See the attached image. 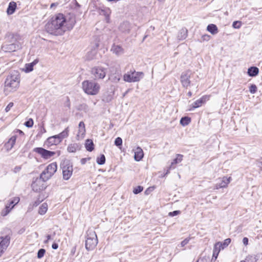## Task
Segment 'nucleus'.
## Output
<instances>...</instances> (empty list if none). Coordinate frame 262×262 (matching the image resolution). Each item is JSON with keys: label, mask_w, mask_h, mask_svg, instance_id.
<instances>
[{"label": "nucleus", "mask_w": 262, "mask_h": 262, "mask_svg": "<svg viewBox=\"0 0 262 262\" xmlns=\"http://www.w3.org/2000/svg\"><path fill=\"white\" fill-rule=\"evenodd\" d=\"M25 125L26 126L28 127H31L33 125V120L32 119L30 118L29 120L26 121L25 123Z\"/></svg>", "instance_id": "obj_46"}, {"label": "nucleus", "mask_w": 262, "mask_h": 262, "mask_svg": "<svg viewBox=\"0 0 262 262\" xmlns=\"http://www.w3.org/2000/svg\"><path fill=\"white\" fill-rule=\"evenodd\" d=\"M85 146L87 150L92 151L94 149V143L92 140L87 139L85 144Z\"/></svg>", "instance_id": "obj_29"}, {"label": "nucleus", "mask_w": 262, "mask_h": 262, "mask_svg": "<svg viewBox=\"0 0 262 262\" xmlns=\"http://www.w3.org/2000/svg\"><path fill=\"white\" fill-rule=\"evenodd\" d=\"M20 75L17 71H12L5 82L4 92L6 96L17 90L20 84Z\"/></svg>", "instance_id": "obj_2"}, {"label": "nucleus", "mask_w": 262, "mask_h": 262, "mask_svg": "<svg viewBox=\"0 0 262 262\" xmlns=\"http://www.w3.org/2000/svg\"><path fill=\"white\" fill-rule=\"evenodd\" d=\"M230 177H223L220 183H217L214 186V189H219V188H224L227 186L228 184L230 182Z\"/></svg>", "instance_id": "obj_14"}, {"label": "nucleus", "mask_w": 262, "mask_h": 262, "mask_svg": "<svg viewBox=\"0 0 262 262\" xmlns=\"http://www.w3.org/2000/svg\"><path fill=\"white\" fill-rule=\"evenodd\" d=\"M230 242H231V239L228 238L226 239L224 241L223 243L218 242V243H216V244H218V246L221 248V249H223L225 247H227L229 245Z\"/></svg>", "instance_id": "obj_30"}, {"label": "nucleus", "mask_w": 262, "mask_h": 262, "mask_svg": "<svg viewBox=\"0 0 262 262\" xmlns=\"http://www.w3.org/2000/svg\"><path fill=\"white\" fill-rule=\"evenodd\" d=\"M16 139V136H13L10 138L9 141L6 144V146L8 148V150L11 149L13 147L15 143Z\"/></svg>", "instance_id": "obj_23"}, {"label": "nucleus", "mask_w": 262, "mask_h": 262, "mask_svg": "<svg viewBox=\"0 0 262 262\" xmlns=\"http://www.w3.org/2000/svg\"><path fill=\"white\" fill-rule=\"evenodd\" d=\"M40 201H35L33 203V207H36L37 206H38L39 205V204L40 203Z\"/></svg>", "instance_id": "obj_58"}, {"label": "nucleus", "mask_w": 262, "mask_h": 262, "mask_svg": "<svg viewBox=\"0 0 262 262\" xmlns=\"http://www.w3.org/2000/svg\"><path fill=\"white\" fill-rule=\"evenodd\" d=\"M69 127H67L63 132L57 135V138L60 142L65 138H67L69 135Z\"/></svg>", "instance_id": "obj_27"}, {"label": "nucleus", "mask_w": 262, "mask_h": 262, "mask_svg": "<svg viewBox=\"0 0 262 262\" xmlns=\"http://www.w3.org/2000/svg\"><path fill=\"white\" fill-rule=\"evenodd\" d=\"M183 156L181 154H177L176 155V158L172 161L171 163V164L169 166V168H174V165L180 163L183 160Z\"/></svg>", "instance_id": "obj_19"}, {"label": "nucleus", "mask_w": 262, "mask_h": 262, "mask_svg": "<svg viewBox=\"0 0 262 262\" xmlns=\"http://www.w3.org/2000/svg\"><path fill=\"white\" fill-rule=\"evenodd\" d=\"M150 188H148L147 189H146L145 191V194L147 195L149 194V191H150Z\"/></svg>", "instance_id": "obj_60"}, {"label": "nucleus", "mask_w": 262, "mask_h": 262, "mask_svg": "<svg viewBox=\"0 0 262 262\" xmlns=\"http://www.w3.org/2000/svg\"><path fill=\"white\" fill-rule=\"evenodd\" d=\"M99 13L101 15H104L105 17L106 21L108 23L110 22V15L111 13V11L108 8H104L101 9L99 11Z\"/></svg>", "instance_id": "obj_16"}, {"label": "nucleus", "mask_w": 262, "mask_h": 262, "mask_svg": "<svg viewBox=\"0 0 262 262\" xmlns=\"http://www.w3.org/2000/svg\"><path fill=\"white\" fill-rule=\"evenodd\" d=\"M191 119L188 117H182L180 120V124L183 126H186L189 124Z\"/></svg>", "instance_id": "obj_33"}, {"label": "nucleus", "mask_w": 262, "mask_h": 262, "mask_svg": "<svg viewBox=\"0 0 262 262\" xmlns=\"http://www.w3.org/2000/svg\"><path fill=\"white\" fill-rule=\"evenodd\" d=\"M98 244L97 235L94 231H89L85 242V247L88 251H92L96 247Z\"/></svg>", "instance_id": "obj_4"}, {"label": "nucleus", "mask_w": 262, "mask_h": 262, "mask_svg": "<svg viewBox=\"0 0 262 262\" xmlns=\"http://www.w3.org/2000/svg\"><path fill=\"white\" fill-rule=\"evenodd\" d=\"M82 127L85 128V125H84V123H83V122L81 121V122H80V123L79 124V128H81Z\"/></svg>", "instance_id": "obj_55"}, {"label": "nucleus", "mask_w": 262, "mask_h": 262, "mask_svg": "<svg viewBox=\"0 0 262 262\" xmlns=\"http://www.w3.org/2000/svg\"><path fill=\"white\" fill-rule=\"evenodd\" d=\"M82 88L83 91L88 95H97L100 90V85L92 80H84L82 82Z\"/></svg>", "instance_id": "obj_3"}, {"label": "nucleus", "mask_w": 262, "mask_h": 262, "mask_svg": "<svg viewBox=\"0 0 262 262\" xmlns=\"http://www.w3.org/2000/svg\"><path fill=\"white\" fill-rule=\"evenodd\" d=\"M63 179L69 180L73 173V165L69 160L64 161L62 164Z\"/></svg>", "instance_id": "obj_7"}, {"label": "nucleus", "mask_w": 262, "mask_h": 262, "mask_svg": "<svg viewBox=\"0 0 262 262\" xmlns=\"http://www.w3.org/2000/svg\"><path fill=\"white\" fill-rule=\"evenodd\" d=\"M112 99V95H109V96H104L103 97V100L104 101H105V102H108L110 101H111Z\"/></svg>", "instance_id": "obj_48"}, {"label": "nucleus", "mask_w": 262, "mask_h": 262, "mask_svg": "<svg viewBox=\"0 0 262 262\" xmlns=\"http://www.w3.org/2000/svg\"><path fill=\"white\" fill-rule=\"evenodd\" d=\"M66 105L69 108H70V100L68 98H67V102L66 103Z\"/></svg>", "instance_id": "obj_57"}, {"label": "nucleus", "mask_w": 262, "mask_h": 262, "mask_svg": "<svg viewBox=\"0 0 262 262\" xmlns=\"http://www.w3.org/2000/svg\"><path fill=\"white\" fill-rule=\"evenodd\" d=\"M257 260V258L255 255H248L245 258V261L246 262H256Z\"/></svg>", "instance_id": "obj_36"}, {"label": "nucleus", "mask_w": 262, "mask_h": 262, "mask_svg": "<svg viewBox=\"0 0 262 262\" xmlns=\"http://www.w3.org/2000/svg\"><path fill=\"white\" fill-rule=\"evenodd\" d=\"M79 110L84 111L85 112H87L89 111V107L85 104H82L80 105L78 108Z\"/></svg>", "instance_id": "obj_40"}, {"label": "nucleus", "mask_w": 262, "mask_h": 262, "mask_svg": "<svg viewBox=\"0 0 262 262\" xmlns=\"http://www.w3.org/2000/svg\"><path fill=\"white\" fill-rule=\"evenodd\" d=\"M180 212H181L179 210H176V211L169 212V215L171 216H176V215L180 214Z\"/></svg>", "instance_id": "obj_49"}, {"label": "nucleus", "mask_w": 262, "mask_h": 262, "mask_svg": "<svg viewBox=\"0 0 262 262\" xmlns=\"http://www.w3.org/2000/svg\"><path fill=\"white\" fill-rule=\"evenodd\" d=\"M242 23L239 21H235L232 24V27L235 29H239L241 28Z\"/></svg>", "instance_id": "obj_43"}, {"label": "nucleus", "mask_w": 262, "mask_h": 262, "mask_svg": "<svg viewBox=\"0 0 262 262\" xmlns=\"http://www.w3.org/2000/svg\"><path fill=\"white\" fill-rule=\"evenodd\" d=\"M16 8V3L14 2H11L9 4L7 12L8 15L12 14L15 11Z\"/></svg>", "instance_id": "obj_20"}, {"label": "nucleus", "mask_w": 262, "mask_h": 262, "mask_svg": "<svg viewBox=\"0 0 262 262\" xmlns=\"http://www.w3.org/2000/svg\"><path fill=\"white\" fill-rule=\"evenodd\" d=\"M85 128H82V127L81 128H79L78 132V134L77 135V137L78 138H83V136L85 135Z\"/></svg>", "instance_id": "obj_38"}, {"label": "nucleus", "mask_w": 262, "mask_h": 262, "mask_svg": "<svg viewBox=\"0 0 262 262\" xmlns=\"http://www.w3.org/2000/svg\"><path fill=\"white\" fill-rule=\"evenodd\" d=\"M187 36V30L185 28H183L180 30L178 35V39L179 40H182L185 39Z\"/></svg>", "instance_id": "obj_21"}, {"label": "nucleus", "mask_w": 262, "mask_h": 262, "mask_svg": "<svg viewBox=\"0 0 262 262\" xmlns=\"http://www.w3.org/2000/svg\"><path fill=\"white\" fill-rule=\"evenodd\" d=\"M243 243L244 245L246 246L248 244V238L247 237H244Z\"/></svg>", "instance_id": "obj_54"}, {"label": "nucleus", "mask_w": 262, "mask_h": 262, "mask_svg": "<svg viewBox=\"0 0 262 262\" xmlns=\"http://www.w3.org/2000/svg\"><path fill=\"white\" fill-rule=\"evenodd\" d=\"M37 62V61L35 60L31 63L26 64L25 65V71L27 73L32 71L33 69L34 66L35 65Z\"/></svg>", "instance_id": "obj_32"}, {"label": "nucleus", "mask_w": 262, "mask_h": 262, "mask_svg": "<svg viewBox=\"0 0 262 262\" xmlns=\"http://www.w3.org/2000/svg\"><path fill=\"white\" fill-rule=\"evenodd\" d=\"M189 241V238H185L181 243V247H184L186 245H187Z\"/></svg>", "instance_id": "obj_51"}, {"label": "nucleus", "mask_w": 262, "mask_h": 262, "mask_svg": "<svg viewBox=\"0 0 262 262\" xmlns=\"http://www.w3.org/2000/svg\"><path fill=\"white\" fill-rule=\"evenodd\" d=\"M54 6H55V4L54 3L52 4L51 5V8L53 7Z\"/></svg>", "instance_id": "obj_64"}, {"label": "nucleus", "mask_w": 262, "mask_h": 262, "mask_svg": "<svg viewBox=\"0 0 262 262\" xmlns=\"http://www.w3.org/2000/svg\"><path fill=\"white\" fill-rule=\"evenodd\" d=\"M193 73L189 70L183 72L181 75L180 80L182 86L184 88H188L190 86L191 81L190 78Z\"/></svg>", "instance_id": "obj_9"}, {"label": "nucleus", "mask_w": 262, "mask_h": 262, "mask_svg": "<svg viewBox=\"0 0 262 262\" xmlns=\"http://www.w3.org/2000/svg\"><path fill=\"white\" fill-rule=\"evenodd\" d=\"M21 169V167L20 166H16L14 169H13V171L15 172V173H16V172H19Z\"/></svg>", "instance_id": "obj_53"}, {"label": "nucleus", "mask_w": 262, "mask_h": 262, "mask_svg": "<svg viewBox=\"0 0 262 262\" xmlns=\"http://www.w3.org/2000/svg\"><path fill=\"white\" fill-rule=\"evenodd\" d=\"M19 198L18 197H15L9 202V204L7 205L10 206V208L12 209L14 206L19 202Z\"/></svg>", "instance_id": "obj_34"}, {"label": "nucleus", "mask_w": 262, "mask_h": 262, "mask_svg": "<svg viewBox=\"0 0 262 262\" xmlns=\"http://www.w3.org/2000/svg\"><path fill=\"white\" fill-rule=\"evenodd\" d=\"M171 168H169V167H168V168L167 169L166 173L163 175V177L165 176L166 175L168 174L169 172H170V170L171 169Z\"/></svg>", "instance_id": "obj_59"}, {"label": "nucleus", "mask_w": 262, "mask_h": 262, "mask_svg": "<svg viewBox=\"0 0 262 262\" xmlns=\"http://www.w3.org/2000/svg\"><path fill=\"white\" fill-rule=\"evenodd\" d=\"M259 72V70L257 67H252L248 69V74L251 77L256 76Z\"/></svg>", "instance_id": "obj_26"}, {"label": "nucleus", "mask_w": 262, "mask_h": 262, "mask_svg": "<svg viewBox=\"0 0 262 262\" xmlns=\"http://www.w3.org/2000/svg\"><path fill=\"white\" fill-rule=\"evenodd\" d=\"M249 91L251 94H255L257 91V86L255 84H252L249 88Z\"/></svg>", "instance_id": "obj_44"}, {"label": "nucleus", "mask_w": 262, "mask_h": 262, "mask_svg": "<svg viewBox=\"0 0 262 262\" xmlns=\"http://www.w3.org/2000/svg\"><path fill=\"white\" fill-rule=\"evenodd\" d=\"M78 148V145L77 144H71L68 147V151L69 152H74L76 151Z\"/></svg>", "instance_id": "obj_35"}, {"label": "nucleus", "mask_w": 262, "mask_h": 262, "mask_svg": "<svg viewBox=\"0 0 262 262\" xmlns=\"http://www.w3.org/2000/svg\"><path fill=\"white\" fill-rule=\"evenodd\" d=\"M144 74L142 72H136L135 70H130L123 75V80L127 82L139 81L143 78Z\"/></svg>", "instance_id": "obj_5"}, {"label": "nucleus", "mask_w": 262, "mask_h": 262, "mask_svg": "<svg viewBox=\"0 0 262 262\" xmlns=\"http://www.w3.org/2000/svg\"><path fill=\"white\" fill-rule=\"evenodd\" d=\"M11 210V209L10 208V206L7 205L6 206L4 210H3L1 212L2 215L4 216L7 215L9 213Z\"/></svg>", "instance_id": "obj_39"}, {"label": "nucleus", "mask_w": 262, "mask_h": 262, "mask_svg": "<svg viewBox=\"0 0 262 262\" xmlns=\"http://www.w3.org/2000/svg\"><path fill=\"white\" fill-rule=\"evenodd\" d=\"M207 30L212 35H215L218 33L217 27L214 24H210L208 25Z\"/></svg>", "instance_id": "obj_25"}, {"label": "nucleus", "mask_w": 262, "mask_h": 262, "mask_svg": "<svg viewBox=\"0 0 262 262\" xmlns=\"http://www.w3.org/2000/svg\"><path fill=\"white\" fill-rule=\"evenodd\" d=\"M33 151L40 155L43 158L46 159H49L55 154V152L46 150L42 147L35 148Z\"/></svg>", "instance_id": "obj_12"}, {"label": "nucleus", "mask_w": 262, "mask_h": 262, "mask_svg": "<svg viewBox=\"0 0 262 262\" xmlns=\"http://www.w3.org/2000/svg\"><path fill=\"white\" fill-rule=\"evenodd\" d=\"M96 54L97 51L96 49L91 50L86 53L85 58L88 60H92L95 58Z\"/></svg>", "instance_id": "obj_22"}, {"label": "nucleus", "mask_w": 262, "mask_h": 262, "mask_svg": "<svg viewBox=\"0 0 262 262\" xmlns=\"http://www.w3.org/2000/svg\"><path fill=\"white\" fill-rule=\"evenodd\" d=\"M210 36L209 35L205 34L202 36V39L203 41H208L210 39Z\"/></svg>", "instance_id": "obj_52"}, {"label": "nucleus", "mask_w": 262, "mask_h": 262, "mask_svg": "<svg viewBox=\"0 0 262 262\" xmlns=\"http://www.w3.org/2000/svg\"><path fill=\"white\" fill-rule=\"evenodd\" d=\"M17 132H19V133L20 134H24L23 132V131H21V130H19V129H18V130H17Z\"/></svg>", "instance_id": "obj_63"}, {"label": "nucleus", "mask_w": 262, "mask_h": 262, "mask_svg": "<svg viewBox=\"0 0 262 262\" xmlns=\"http://www.w3.org/2000/svg\"><path fill=\"white\" fill-rule=\"evenodd\" d=\"M47 238L48 240H50L51 239V236L50 235H48L47 236Z\"/></svg>", "instance_id": "obj_62"}, {"label": "nucleus", "mask_w": 262, "mask_h": 262, "mask_svg": "<svg viewBox=\"0 0 262 262\" xmlns=\"http://www.w3.org/2000/svg\"><path fill=\"white\" fill-rule=\"evenodd\" d=\"M10 242V236L9 235H3L0 233V256L7 249Z\"/></svg>", "instance_id": "obj_10"}, {"label": "nucleus", "mask_w": 262, "mask_h": 262, "mask_svg": "<svg viewBox=\"0 0 262 262\" xmlns=\"http://www.w3.org/2000/svg\"><path fill=\"white\" fill-rule=\"evenodd\" d=\"M187 95H188L189 97H190L192 96V93H191V92H190V91L188 92V93H187Z\"/></svg>", "instance_id": "obj_61"}, {"label": "nucleus", "mask_w": 262, "mask_h": 262, "mask_svg": "<svg viewBox=\"0 0 262 262\" xmlns=\"http://www.w3.org/2000/svg\"><path fill=\"white\" fill-rule=\"evenodd\" d=\"M143 190V187L142 186H138L134 189L133 192L135 194H138V193L141 192V191H142Z\"/></svg>", "instance_id": "obj_42"}, {"label": "nucleus", "mask_w": 262, "mask_h": 262, "mask_svg": "<svg viewBox=\"0 0 262 262\" xmlns=\"http://www.w3.org/2000/svg\"><path fill=\"white\" fill-rule=\"evenodd\" d=\"M220 250H221V248L218 246V244H215L214 246L212 258L211 259L212 261H215V260L216 259V258L217 257V256L219 255V253Z\"/></svg>", "instance_id": "obj_28"}, {"label": "nucleus", "mask_w": 262, "mask_h": 262, "mask_svg": "<svg viewBox=\"0 0 262 262\" xmlns=\"http://www.w3.org/2000/svg\"><path fill=\"white\" fill-rule=\"evenodd\" d=\"M46 250L44 249H40L37 252V258H41L45 255Z\"/></svg>", "instance_id": "obj_41"}, {"label": "nucleus", "mask_w": 262, "mask_h": 262, "mask_svg": "<svg viewBox=\"0 0 262 262\" xmlns=\"http://www.w3.org/2000/svg\"><path fill=\"white\" fill-rule=\"evenodd\" d=\"M120 79V76L119 75H116L113 78V81L114 82H118L119 81Z\"/></svg>", "instance_id": "obj_50"}, {"label": "nucleus", "mask_w": 262, "mask_h": 262, "mask_svg": "<svg viewBox=\"0 0 262 262\" xmlns=\"http://www.w3.org/2000/svg\"><path fill=\"white\" fill-rule=\"evenodd\" d=\"M52 247L53 249H57L58 248V245L56 243H53L52 245Z\"/></svg>", "instance_id": "obj_56"}, {"label": "nucleus", "mask_w": 262, "mask_h": 262, "mask_svg": "<svg viewBox=\"0 0 262 262\" xmlns=\"http://www.w3.org/2000/svg\"><path fill=\"white\" fill-rule=\"evenodd\" d=\"M111 50L114 54H115L117 56H119L123 53V49L119 45H113Z\"/></svg>", "instance_id": "obj_17"}, {"label": "nucleus", "mask_w": 262, "mask_h": 262, "mask_svg": "<svg viewBox=\"0 0 262 262\" xmlns=\"http://www.w3.org/2000/svg\"><path fill=\"white\" fill-rule=\"evenodd\" d=\"M122 144V140L120 137H117L115 140V145L117 146H121Z\"/></svg>", "instance_id": "obj_45"}, {"label": "nucleus", "mask_w": 262, "mask_h": 262, "mask_svg": "<svg viewBox=\"0 0 262 262\" xmlns=\"http://www.w3.org/2000/svg\"><path fill=\"white\" fill-rule=\"evenodd\" d=\"M144 156L142 149L140 147H137L135 149L134 159L136 161H140Z\"/></svg>", "instance_id": "obj_15"}, {"label": "nucleus", "mask_w": 262, "mask_h": 262, "mask_svg": "<svg viewBox=\"0 0 262 262\" xmlns=\"http://www.w3.org/2000/svg\"><path fill=\"white\" fill-rule=\"evenodd\" d=\"M14 42L5 43L2 46V50L6 52H12L16 51L20 48V43L14 40Z\"/></svg>", "instance_id": "obj_11"}, {"label": "nucleus", "mask_w": 262, "mask_h": 262, "mask_svg": "<svg viewBox=\"0 0 262 262\" xmlns=\"http://www.w3.org/2000/svg\"><path fill=\"white\" fill-rule=\"evenodd\" d=\"M91 73L95 79H102L105 77L106 69L102 67H95L92 68Z\"/></svg>", "instance_id": "obj_8"}, {"label": "nucleus", "mask_w": 262, "mask_h": 262, "mask_svg": "<svg viewBox=\"0 0 262 262\" xmlns=\"http://www.w3.org/2000/svg\"><path fill=\"white\" fill-rule=\"evenodd\" d=\"M48 210V204L43 203L39 208L38 213L40 215L45 214Z\"/></svg>", "instance_id": "obj_31"}, {"label": "nucleus", "mask_w": 262, "mask_h": 262, "mask_svg": "<svg viewBox=\"0 0 262 262\" xmlns=\"http://www.w3.org/2000/svg\"><path fill=\"white\" fill-rule=\"evenodd\" d=\"M59 143L60 141L57 138V135L49 137L46 141L47 144L51 145H56Z\"/></svg>", "instance_id": "obj_18"}, {"label": "nucleus", "mask_w": 262, "mask_h": 262, "mask_svg": "<svg viewBox=\"0 0 262 262\" xmlns=\"http://www.w3.org/2000/svg\"><path fill=\"white\" fill-rule=\"evenodd\" d=\"M45 27L49 33L57 36L62 35L66 31L71 30L73 27L68 26L64 15L59 13L52 17Z\"/></svg>", "instance_id": "obj_1"}, {"label": "nucleus", "mask_w": 262, "mask_h": 262, "mask_svg": "<svg viewBox=\"0 0 262 262\" xmlns=\"http://www.w3.org/2000/svg\"><path fill=\"white\" fill-rule=\"evenodd\" d=\"M57 164L52 163L48 165L46 168L41 173L40 178L44 182L50 179L57 170Z\"/></svg>", "instance_id": "obj_6"}, {"label": "nucleus", "mask_w": 262, "mask_h": 262, "mask_svg": "<svg viewBox=\"0 0 262 262\" xmlns=\"http://www.w3.org/2000/svg\"><path fill=\"white\" fill-rule=\"evenodd\" d=\"M97 163L99 165H103L105 162V157L104 155H101L100 157L97 158Z\"/></svg>", "instance_id": "obj_37"}, {"label": "nucleus", "mask_w": 262, "mask_h": 262, "mask_svg": "<svg viewBox=\"0 0 262 262\" xmlns=\"http://www.w3.org/2000/svg\"><path fill=\"white\" fill-rule=\"evenodd\" d=\"M13 105L14 104L13 102H10L5 108V111L6 112H8L11 110V108L13 106Z\"/></svg>", "instance_id": "obj_47"}, {"label": "nucleus", "mask_w": 262, "mask_h": 262, "mask_svg": "<svg viewBox=\"0 0 262 262\" xmlns=\"http://www.w3.org/2000/svg\"><path fill=\"white\" fill-rule=\"evenodd\" d=\"M209 96L205 95L203 96L200 99L196 100L194 103L191 104V107L189 110H192L194 108H198L201 106L203 103H204L207 100H208Z\"/></svg>", "instance_id": "obj_13"}, {"label": "nucleus", "mask_w": 262, "mask_h": 262, "mask_svg": "<svg viewBox=\"0 0 262 262\" xmlns=\"http://www.w3.org/2000/svg\"><path fill=\"white\" fill-rule=\"evenodd\" d=\"M130 28V24L127 21H125L120 25L119 29L122 32H126L129 31Z\"/></svg>", "instance_id": "obj_24"}]
</instances>
